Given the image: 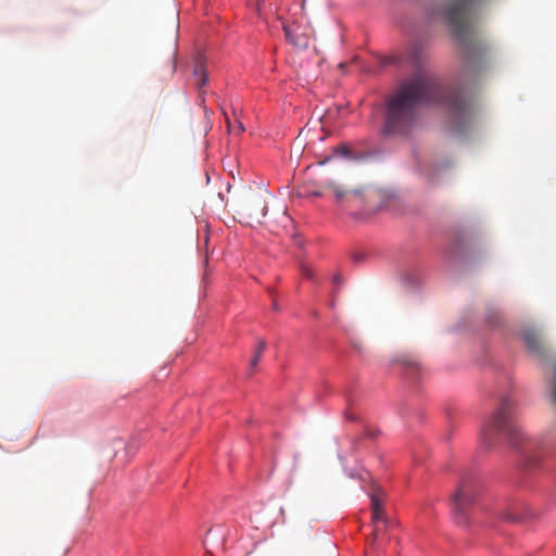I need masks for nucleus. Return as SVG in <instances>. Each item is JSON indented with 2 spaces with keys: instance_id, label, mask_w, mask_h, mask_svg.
Wrapping results in <instances>:
<instances>
[{
  "instance_id": "obj_7",
  "label": "nucleus",
  "mask_w": 556,
  "mask_h": 556,
  "mask_svg": "<svg viewBox=\"0 0 556 556\" xmlns=\"http://www.w3.org/2000/svg\"><path fill=\"white\" fill-rule=\"evenodd\" d=\"M193 76L195 78V84L199 88L204 86L207 81V73L205 70V60L204 56L199 54L194 59V68Z\"/></svg>"
},
{
  "instance_id": "obj_12",
  "label": "nucleus",
  "mask_w": 556,
  "mask_h": 556,
  "mask_svg": "<svg viewBox=\"0 0 556 556\" xmlns=\"http://www.w3.org/2000/svg\"><path fill=\"white\" fill-rule=\"evenodd\" d=\"M333 153L339 156H351L352 151L348 144H340L333 149Z\"/></svg>"
},
{
  "instance_id": "obj_19",
  "label": "nucleus",
  "mask_w": 556,
  "mask_h": 556,
  "mask_svg": "<svg viewBox=\"0 0 556 556\" xmlns=\"http://www.w3.org/2000/svg\"><path fill=\"white\" fill-rule=\"evenodd\" d=\"M273 308H274L275 311H278V309H279L278 303H277V301H276L275 299H273Z\"/></svg>"
},
{
  "instance_id": "obj_4",
  "label": "nucleus",
  "mask_w": 556,
  "mask_h": 556,
  "mask_svg": "<svg viewBox=\"0 0 556 556\" xmlns=\"http://www.w3.org/2000/svg\"><path fill=\"white\" fill-rule=\"evenodd\" d=\"M478 484L472 475H464L451 494L450 505L456 522H467V510L478 495Z\"/></svg>"
},
{
  "instance_id": "obj_22",
  "label": "nucleus",
  "mask_w": 556,
  "mask_h": 556,
  "mask_svg": "<svg viewBox=\"0 0 556 556\" xmlns=\"http://www.w3.org/2000/svg\"><path fill=\"white\" fill-rule=\"evenodd\" d=\"M219 547H220V548H223V547H224V540H223V539L220 540Z\"/></svg>"
},
{
  "instance_id": "obj_10",
  "label": "nucleus",
  "mask_w": 556,
  "mask_h": 556,
  "mask_svg": "<svg viewBox=\"0 0 556 556\" xmlns=\"http://www.w3.org/2000/svg\"><path fill=\"white\" fill-rule=\"evenodd\" d=\"M257 206H260V210H261L260 213L253 212V208L251 206H245L244 211L247 212V214L250 217H256V218L264 217L267 213L266 203L264 201H260V203H257Z\"/></svg>"
},
{
  "instance_id": "obj_18",
  "label": "nucleus",
  "mask_w": 556,
  "mask_h": 556,
  "mask_svg": "<svg viewBox=\"0 0 556 556\" xmlns=\"http://www.w3.org/2000/svg\"><path fill=\"white\" fill-rule=\"evenodd\" d=\"M503 518L506 519V520H509V521H516L517 520V517L510 515V514H505L503 515Z\"/></svg>"
},
{
  "instance_id": "obj_5",
  "label": "nucleus",
  "mask_w": 556,
  "mask_h": 556,
  "mask_svg": "<svg viewBox=\"0 0 556 556\" xmlns=\"http://www.w3.org/2000/svg\"><path fill=\"white\" fill-rule=\"evenodd\" d=\"M298 25H283V31L287 40L299 49H306L309 45V36L305 33H299Z\"/></svg>"
},
{
  "instance_id": "obj_14",
  "label": "nucleus",
  "mask_w": 556,
  "mask_h": 556,
  "mask_svg": "<svg viewBox=\"0 0 556 556\" xmlns=\"http://www.w3.org/2000/svg\"><path fill=\"white\" fill-rule=\"evenodd\" d=\"M329 188L334 192L336 197L341 200L345 195V191L338 185L331 182Z\"/></svg>"
},
{
  "instance_id": "obj_8",
  "label": "nucleus",
  "mask_w": 556,
  "mask_h": 556,
  "mask_svg": "<svg viewBox=\"0 0 556 556\" xmlns=\"http://www.w3.org/2000/svg\"><path fill=\"white\" fill-rule=\"evenodd\" d=\"M370 504H371V520L372 522H377L378 520H382L384 516V510L382 506V500L378 493H372L370 495Z\"/></svg>"
},
{
  "instance_id": "obj_23",
  "label": "nucleus",
  "mask_w": 556,
  "mask_h": 556,
  "mask_svg": "<svg viewBox=\"0 0 556 556\" xmlns=\"http://www.w3.org/2000/svg\"><path fill=\"white\" fill-rule=\"evenodd\" d=\"M368 435H370V437H372V438H374V437H375V433H374V432H372V433L368 432Z\"/></svg>"
},
{
  "instance_id": "obj_16",
  "label": "nucleus",
  "mask_w": 556,
  "mask_h": 556,
  "mask_svg": "<svg viewBox=\"0 0 556 556\" xmlns=\"http://www.w3.org/2000/svg\"><path fill=\"white\" fill-rule=\"evenodd\" d=\"M406 366H407V368H409L410 370H417V369H418V363H417V362H414V361L407 362V363H406Z\"/></svg>"
},
{
  "instance_id": "obj_17",
  "label": "nucleus",
  "mask_w": 556,
  "mask_h": 556,
  "mask_svg": "<svg viewBox=\"0 0 556 556\" xmlns=\"http://www.w3.org/2000/svg\"><path fill=\"white\" fill-rule=\"evenodd\" d=\"M553 401L556 405V367H555V378H554V384H553Z\"/></svg>"
},
{
  "instance_id": "obj_3",
  "label": "nucleus",
  "mask_w": 556,
  "mask_h": 556,
  "mask_svg": "<svg viewBox=\"0 0 556 556\" xmlns=\"http://www.w3.org/2000/svg\"><path fill=\"white\" fill-rule=\"evenodd\" d=\"M513 402L508 396L502 399L498 408L493 413L483 427V444L486 447L492 445L493 434L501 433L507 437L514 446H518L523 437L521 430L513 422Z\"/></svg>"
},
{
  "instance_id": "obj_20",
  "label": "nucleus",
  "mask_w": 556,
  "mask_h": 556,
  "mask_svg": "<svg viewBox=\"0 0 556 556\" xmlns=\"http://www.w3.org/2000/svg\"><path fill=\"white\" fill-rule=\"evenodd\" d=\"M376 540H377V530H374L371 545L375 543Z\"/></svg>"
},
{
  "instance_id": "obj_6",
  "label": "nucleus",
  "mask_w": 556,
  "mask_h": 556,
  "mask_svg": "<svg viewBox=\"0 0 556 556\" xmlns=\"http://www.w3.org/2000/svg\"><path fill=\"white\" fill-rule=\"evenodd\" d=\"M523 339L528 350L538 355L542 356L545 353V346L541 336L535 330H527L523 333Z\"/></svg>"
},
{
  "instance_id": "obj_9",
  "label": "nucleus",
  "mask_w": 556,
  "mask_h": 556,
  "mask_svg": "<svg viewBox=\"0 0 556 556\" xmlns=\"http://www.w3.org/2000/svg\"><path fill=\"white\" fill-rule=\"evenodd\" d=\"M266 349V342L264 340H260L258 341V344H257V348L254 352V355L253 357L251 358L250 361V368L253 369L257 366V364L260 363L262 356H263V353Z\"/></svg>"
},
{
  "instance_id": "obj_11",
  "label": "nucleus",
  "mask_w": 556,
  "mask_h": 556,
  "mask_svg": "<svg viewBox=\"0 0 556 556\" xmlns=\"http://www.w3.org/2000/svg\"><path fill=\"white\" fill-rule=\"evenodd\" d=\"M226 124L228 130L236 135H239L245 130L243 124L240 121H236L235 124H231L229 117H226Z\"/></svg>"
},
{
  "instance_id": "obj_24",
  "label": "nucleus",
  "mask_w": 556,
  "mask_h": 556,
  "mask_svg": "<svg viewBox=\"0 0 556 556\" xmlns=\"http://www.w3.org/2000/svg\"><path fill=\"white\" fill-rule=\"evenodd\" d=\"M208 548L213 552V549H212V548H214V545H211V547L208 546Z\"/></svg>"
},
{
  "instance_id": "obj_13",
  "label": "nucleus",
  "mask_w": 556,
  "mask_h": 556,
  "mask_svg": "<svg viewBox=\"0 0 556 556\" xmlns=\"http://www.w3.org/2000/svg\"><path fill=\"white\" fill-rule=\"evenodd\" d=\"M220 536L213 530V529H210L207 532H206V535H205V539L203 541V545H204V548L206 551L207 554H211L212 551L208 548V540L210 539H216L218 540Z\"/></svg>"
},
{
  "instance_id": "obj_1",
  "label": "nucleus",
  "mask_w": 556,
  "mask_h": 556,
  "mask_svg": "<svg viewBox=\"0 0 556 556\" xmlns=\"http://www.w3.org/2000/svg\"><path fill=\"white\" fill-rule=\"evenodd\" d=\"M421 103L444 108L458 131L469 126L477 113L473 97L463 88L444 87L435 77L418 73L402 84L387 101L384 134L407 136L417 124Z\"/></svg>"
},
{
  "instance_id": "obj_21",
  "label": "nucleus",
  "mask_w": 556,
  "mask_h": 556,
  "mask_svg": "<svg viewBox=\"0 0 556 556\" xmlns=\"http://www.w3.org/2000/svg\"><path fill=\"white\" fill-rule=\"evenodd\" d=\"M304 274H305L308 278H311V277H312V274H311V271H309L308 269H304Z\"/></svg>"
},
{
  "instance_id": "obj_2",
  "label": "nucleus",
  "mask_w": 556,
  "mask_h": 556,
  "mask_svg": "<svg viewBox=\"0 0 556 556\" xmlns=\"http://www.w3.org/2000/svg\"><path fill=\"white\" fill-rule=\"evenodd\" d=\"M482 1L453 0L446 4L432 2L428 8L429 17L444 20L463 46L462 83L471 74L476 76L481 73L488 64V48L478 39L472 22V13Z\"/></svg>"
},
{
  "instance_id": "obj_15",
  "label": "nucleus",
  "mask_w": 556,
  "mask_h": 556,
  "mask_svg": "<svg viewBox=\"0 0 556 556\" xmlns=\"http://www.w3.org/2000/svg\"><path fill=\"white\" fill-rule=\"evenodd\" d=\"M419 52V48L415 46L412 51V58L415 63H418L420 61Z\"/></svg>"
}]
</instances>
